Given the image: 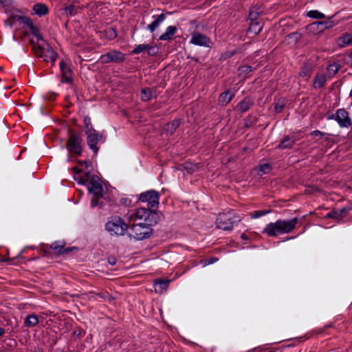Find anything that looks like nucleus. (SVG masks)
<instances>
[{"mask_svg": "<svg viewBox=\"0 0 352 352\" xmlns=\"http://www.w3.org/2000/svg\"><path fill=\"white\" fill-rule=\"evenodd\" d=\"M180 124H181L180 120H173L171 122H168L165 125L164 129L168 134L172 135L175 133L176 129L179 126Z\"/></svg>", "mask_w": 352, "mask_h": 352, "instance_id": "obj_29", "label": "nucleus"}, {"mask_svg": "<svg viewBox=\"0 0 352 352\" xmlns=\"http://www.w3.org/2000/svg\"><path fill=\"white\" fill-rule=\"evenodd\" d=\"M104 35L107 39L113 40L117 37V31L114 28H107L104 30Z\"/></svg>", "mask_w": 352, "mask_h": 352, "instance_id": "obj_37", "label": "nucleus"}, {"mask_svg": "<svg viewBox=\"0 0 352 352\" xmlns=\"http://www.w3.org/2000/svg\"><path fill=\"white\" fill-rule=\"evenodd\" d=\"M286 38L291 39L292 43L296 44L302 38V34L298 32H294L285 36Z\"/></svg>", "mask_w": 352, "mask_h": 352, "instance_id": "obj_39", "label": "nucleus"}, {"mask_svg": "<svg viewBox=\"0 0 352 352\" xmlns=\"http://www.w3.org/2000/svg\"><path fill=\"white\" fill-rule=\"evenodd\" d=\"M85 131H96L91 124V118L89 116L84 118Z\"/></svg>", "mask_w": 352, "mask_h": 352, "instance_id": "obj_44", "label": "nucleus"}, {"mask_svg": "<svg viewBox=\"0 0 352 352\" xmlns=\"http://www.w3.org/2000/svg\"><path fill=\"white\" fill-rule=\"evenodd\" d=\"M336 23L328 18L327 20L322 21H316L309 25L310 29L314 30L316 28V31L322 32L327 29H329L336 25Z\"/></svg>", "mask_w": 352, "mask_h": 352, "instance_id": "obj_17", "label": "nucleus"}, {"mask_svg": "<svg viewBox=\"0 0 352 352\" xmlns=\"http://www.w3.org/2000/svg\"><path fill=\"white\" fill-rule=\"evenodd\" d=\"M89 294H91V298H94V300H98L97 297L105 299L109 296L107 292L95 293L94 292H89Z\"/></svg>", "mask_w": 352, "mask_h": 352, "instance_id": "obj_47", "label": "nucleus"}, {"mask_svg": "<svg viewBox=\"0 0 352 352\" xmlns=\"http://www.w3.org/2000/svg\"><path fill=\"white\" fill-rule=\"evenodd\" d=\"M339 70V67L337 65H329L327 67V71L330 74L334 76Z\"/></svg>", "mask_w": 352, "mask_h": 352, "instance_id": "obj_50", "label": "nucleus"}, {"mask_svg": "<svg viewBox=\"0 0 352 352\" xmlns=\"http://www.w3.org/2000/svg\"><path fill=\"white\" fill-rule=\"evenodd\" d=\"M263 12L262 10L259 7L252 8L248 14V20L250 22L258 21L260 14Z\"/></svg>", "mask_w": 352, "mask_h": 352, "instance_id": "obj_32", "label": "nucleus"}, {"mask_svg": "<svg viewBox=\"0 0 352 352\" xmlns=\"http://www.w3.org/2000/svg\"><path fill=\"white\" fill-rule=\"evenodd\" d=\"M28 17V16H19L13 13H10L9 17L5 20L4 23L6 25L10 27H12L16 21H19L21 23L25 24V20L23 21V19Z\"/></svg>", "mask_w": 352, "mask_h": 352, "instance_id": "obj_23", "label": "nucleus"}, {"mask_svg": "<svg viewBox=\"0 0 352 352\" xmlns=\"http://www.w3.org/2000/svg\"><path fill=\"white\" fill-rule=\"evenodd\" d=\"M5 332H6L5 329L3 328L0 327V337L3 336Z\"/></svg>", "mask_w": 352, "mask_h": 352, "instance_id": "obj_62", "label": "nucleus"}, {"mask_svg": "<svg viewBox=\"0 0 352 352\" xmlns=\"http://www.w3.org/2000/svg\"><path fill=\"white\" fill-rule=\"evenodd\" d=\"M190 43L195 45L206 47H211L212 45V42L209 37L198 32H192Z\"/></svg>", "mask_w": 352, "mask_h": 352, "instance_id": "obj_12", "label": "nucleus"}, {"mask_svg": "<svg viewBox=\"0 0 352 352\" xmlns=\"http://www.w3.org/2000/svg\"><path fill=\"white\" fill-rule=\"evenodd\" d=\"M25 20V24L31 31V33L34 36L36 34H38L40 32V30L38 27L36 25H34L32 23V20L29 16L28 18H24L23 21Z\"/></svg>", "mask_w": 352, "mask_h": 352, "instance_id": "obj_34", "label": "nucleus"}, {"mask_svg": "<svg viewBox=\"0 0 352 352\" xmlns=\"http://www.w3.org/2000/svg\"><path fill=\"white\" fill-rule=\"evenodd\" d=\"M90 178L89 185L88 190L93 195L104 196V190L101 184L100 178L96 175H93Z\"/></svg>", "mask_w": 352, "mask_h": 352, "instance_id": "obj_11", "label": "nucleus"}, {"mask_svg": "<svg viewBox=\"0 0 352 352\" xmlns=\"http://www.w3.org/2000/svg\"><path fill=\"white\" fill-rule=\"evenodd\" d=\"M9 259L8 258H3V259H0V263H3V262H6V261H8Z\"/></svg>", "mask_w": 352, "mask_h": 352, "instance_id": "obj_63", "label": "nucleus"}, {"mask_svg": "<svg viewBox=\"0 0 352 352\" xmlns=\"http://www.w3.org/2000/svg\"><path fill=\"white\" fill-rule=\"evenodd\" d=\"M177 31L176 26L170 25L166 28V31L160 36L159 40L160 41H171L173 39L175 34Z\"/></svg>", "mask_w": 352, "mask_h": 352, "instance_id": "obj_22", "label": "nucleus"}, {"mask_svg": "<svg viewBox=\"0 0 352 352\" xmlns=\"http://www.w3.org/2000/svg\"><path fill=\"white\" fill-rule=\"evenodd\" d=\"M65 242L62 241H55L52 243L50 246L47 245L45 248V252H49L48 250H52L57 255H63L67 254L73 250L78 251V248L76 247H69L65 248Z\"/></svg>", "mask_w": 352, "mask_h": 352, "instance_id": "obj_10", "label": "nucleus"}, {"mask_svg": "<svg viewBox=\"0 0 352 352\" xmlns=\"http://www.w3.org/2000/svg\"><path fill=\"white\" fill-rule=\"evenodd\" d=\"M272 170V167L269 164H263L259 166V171L264 174L269 173Z\"/></svg>", "mask_w": 352, "mask_h": 352, "instance_id": "obj_49", "label": "nucleus"}, {"mask_svg": "<svg viewBox=\"0 0 352 352\" xmlns=\"http://www.w3.org/2000/svg\"><path fill=\"white\" fill-rule=\"evenodd\" d=\"M120 203L125 206H130L131 205V200L127 197L121 198L120 200Z\"/></svg>", "mask_w": 352, "mask_h": 352, "instance_id": "obj_54", "label": "nucleus"}, {"mask_svg": "<svg viewBox=\"0 0 352 352\" xmlns=\"http://www.w3.org/2000/svg\"><path fill=\"white\" fill-rule=\"evenodd\" d=\"M234 94L231 93L230 90L221 93L219 97V102L227 104L234 98Z\"/></svg>", "mask_w": 352, "mask_h": 352, "instance_id": "obj_31", "label": "nucleus"}, {"mask_svg": "<svg viewBox=\"0 0 352 352\" xmlns=\"http://www.w3.org/2000/svg\"><path fill=\"white\" fill-rule=\"evenodd\" d=\"M148 44H140L135 46V47L131 51V54H138L141 52H146Z\"/></svg>", "mask_w": 352, "mask_h": 352, "instance_id": "obj_43", "label": "nucleus"}, {"mask_svg": "<svg viewBox=\"0 0 352 352\" xmlns=\"http://www.w3.org/2000/svg\"><path fill=\"white\" fill-rule=\"evenodd\" d=\"M154 21L147 26V29L153 33L160 25V24L166 19V14L162 13L157 16H153Z\"/></svg>", "mask_w": 352, "mask_h": 352, "instance_id": "obj_20", "label": "nucleus"}, {"mask_svg": "<svg viewBox=\"0 0 352 352\" xmlns=\"http://www.w3.org/2000/svg\"><path fill=\"white\" fill-rule=\"evenodd\" d=\"M270 212V210H256L252 214L253 218H258Z\"/></svg>", "mask_w": 352, "mask_h": 352, "instance_id": "obj_52", "label": "nucleus"}, {"mask_svg": "<svg viewBox=\"0 0 352 352\" xmlns=\"http://www.w3.org/2000/svg\"><path fill=\"white\" fill-rule=\"evenodd\" d=\"M307 16L310 18L316 19H322L325 18L324 14L318 10H310L307 12Z\"/></svg>", "mask_w": 352, "mask_h": 352, "instance_id": "obj_40", "label": "nucleus"}, {"mask_svg": "<svg viewBox=\"0 0 352 352\" xmlns=\"http://www.w3.org/2000/svg\"><path fill=\"white\" fill-rule=\"evenodd\" d=\"M32 10L39 16L47 15L49 13L48 7L45 4L41 3H35L32 8Z\"/></svg>", "mask_w": 352, "mask_h": 352, "instance_id": "obj_24", "label": "nucleus"}, {"mask_svg": "<svg viewBox=\"0 0 352 352\" xmlns=\"http://www.w3.org/2000/svg\"><path fill=\"white\" fill-rule=\"evenodd\" d=\"M170 280L157 279L155 280V290L156 292L162 294L166 291L169 285Z\"/></svg>", "mask_w": 352, "mask_h": 352, "instance_id": "obj_25", "label": "nucleus"}, {"mask_svg": "<svg viewBox=\"0 0 352 352\" xmlns=\"http://www.w3.org/2000/svg\"><path fill=\"white\" fill-rule=\"evenodd\" d=\"M262 233L266 234L268 236H276L283 234L277 221L274 223H268Z\"/></svg>", "mask_w": 352, "mask_h": 352, "instance_id": "obj_18", "label": "nucleus"}, {"mask_svg": "<svg viewBox=\"0 0 352 352\" xmlns=\"http://www.w3.org/2000/svg\"><path fill=\"white\" fill-rule=\"evenodd\" d=\"M77 163L80 166H85L87 170L85 172L84 175L78 176V177H74V179L77 181L78 184L85 185L89 179L91 170H89V168L91 166V162L90 160H78Z\"/></svg>", "mask_w": 352, "mask_h": 352, "instance_id": "obj_14", "label": "nucleus"}, {"mask_svg": "<svg viewBox=\"0 0 352 352\" xmlns=\"http://www.w3.org/2000/svg\"><path fill=\"white\" fill-rule=\"evenodd\" d=\"M338 45L342 48L352 44V34L345 33L338 38Z\"/></svg>", "mask_w": 352, "mask_h": 352, "instance_id": "obj_28", "label": "nucleus"}, {"mask_svg": "<svg viewBox=\"0 0 352 352\" xmlns=\"http://www.w3.org/2000/svg\"><path fill=\"white\" fill-rule=\"evenodd\" d=\"M299 219L297 217H294L289 220H282L278 219L277 222L280 226V230L283 234L289 233L292 232L296 224L298 223Z\"/></svg>", "mask_w": 352, "mask_h": 352, "instance_id": "obj_15", "label": "nucleus"}, {"mask_svg": "<svg viewBox=\"0 0 352 352\" xmlns=\"http://www.w3.org/2000/svg\"><path fill=\"white\" fill-rule=\"evenodd\" d=\"M184 168L190 174L194 173L197 169V166L191 163H185Z\"/></svg>", "mask_w": 352, "mask_h": 352, "instance_id": "obj_48", "label": "nucleus"}, {"mask_svg": "<svg viewBox=\"0 0 352 352\" xmlns=\"http://www.w3.org/2000/svg\"><path fill=\"white\" fill-rule=\"evenodd\" d=\"M313 67L310 63H305L302 66L300 72H299V75L302 77H309L312 72Z\"/></svg>", "mask_w": 352, "mask_h": 352, "instance_id": "obj_35", "label": "nucleus"}, {"mask_svg": "<svg viewBox=\"0 0 352 352\" xmlns=\"http://www.w3.org/2000/svg\"><path fill=\"white\" fill-rule=\"evenodd\" d=\"M350 208L347 207H344L339 210H333L329 213H327L324 218V219H335L336 220H341L342 218L346 217L349 213Z\"/></svg>", "mask_w": 352, "mask_h": 352, "instance_id": "obj_19", "label": "nucleus"}, {"mask_svg": "<svg viewBox=\"0 0 352 352\" xmlns=\"http://www.w3.org/2000/svg\"><path fill=\"white\" fill-rule=\"evenodd\" d=\"M82 138L80 133L73 130H69V136L66 142L65 147L68 151L76 155L80 156L82 152Z\"/></svg>", "mask_w": 352, "mask_h": 352, "instance_id": "obj_5", "label": "nucleus"}, {"mask_svg": "<svg viewBox=\"0 0 352 352\" xmlns=\"http://www.w3.org/2000/svg\"><path fill=\"white\" fill-rule=\"evenodd\" d=\"M257 121V118L256 117H253L249 115L244 119V126L245 128L251 127L254 124H255Z\"/></svg>", "mask_w": 352, "mask_h": 352, "instance_id": "obj_41", "label": "nucleus"}, {"mask_svg": "<svg viewBox=\"0 0 352 352\" xmlns=\"http://www.w3.org/2000/svg\"><path fill=\"white\" fill-rule=\"evenodd\" d=\"M80 335L81 331L80 329H76L72 333L73 338L76 339L80 338Z\"/></svg>", "mask_w": 352, "mask_h": 352, "instance_id": "obj_59", "label": "nucleus"}, {"mask_svg": "<svg viewBox=\"0 0 352 352\" xmlns=\"http://www.w3.org/2000/svg\"><path fill=\"white\" fill-rule=\"evenodd\" d=\"M104 196H98L93 195V197L91 200V207L94 208L97 206H99L100 208L103 207V202L100 201V198H102Z\"/></svg>", "mask_w": 352, "mask_h": 352, "instance_id": "obj_42", "label": "nucleus"}, {"mask_svg": "<svg viewBox=\"0 0 352 352\" xmlns=\"http://www.w3.org/2000/svg\"><path fill=\"white\" fill-rule=\"evenodd\" d=\"M30 42L32 46V51L36 56L43 58L46 62L51 61L52 65H54L58 58V54L48 43H35L33 39H31Z\"/></svg>", "mask_w": 352, "mask_h": 352, "instance_id": "obj_1", "label": "nucleus"}, {"mask_svg": "<svg viewBox=\"0 0 352 352\" xmlns=\"http://www.w3.org/2000/svg\"><path fill=\"white\" fill-rule=\"evenodd\" d=\"M107 261L111 265H115L117 263V258L113 256H109Z\"/></svg>", "mask_w": 352, "mask_h": 352, "instance_id": "obj_58", "label": "nucleus"}, {"mask_svg": "<svg viewBox=\"0 0 352 352\" xmlns=\"http://www.w3.org/2000/svg\"><path fill=\"white\" fill-rule=\"evenodd\" d=\"M63 10L64 11V14L67 16H74L78 12V8L72 4L65 7L63 8Z\"/></svg>", "mask_w": 352, "mask_h": 352, "instance_id": "obj_38", "label": "nucleus"}, {"mask_svg": "<svg viewBox=\"0 0 352 352\" xmlns=\"http://www.w3.org/2000/svg\"><path fill=\"white\" fill-rule=\"evenodd\" d=\"M241 238H242L243 239H248V237H247V236H246V234H241Z\"/></svg>", "mask_w": 352, "mask_h": 352, "instance_id": "obj_64", "label": "nucleus"}, {"mask_svg": "<svg viewBox=\"0 0 352 352\" xmlns=\"http://www.w3.org/2000/svg\"><path fill=\"white\" fill-rule=\"evenodd\" d=\"M72 170L73 172L76 174V175H79L81 173H82V170L79 168L77 166H74L72 168Z\"/></svg>", "mask_w": 352, "mask_h": 352, "instance_id": "obj_60", "label": "nucleus"}, {"mask_svg": "<svg viewBox=\"0 0 352 352\" xmlns=\"http://www.w3.org/2000/svg\"><path fill=\"white\" fill-rule=\"evenodd\" d=\"M241 221L240 217L233 210L219 213L217 219V227L223 230H230Z\"/></svg>", "mask_w": 352, "mask_h": 352, "instance_id": "obj_3", "label": "nucleus"}, {"mask_svg": "<svg viewBox=\"0 0 352 352\" xmlns=\"http://www.w3.org/2000/svg\"><path fill=\"white\" fill-rule=\"evenodd\" d=\"M34 36L37 39V42L36 43H47L42 36L41 34L40 33V32H38V34H36V35H34Z\"/></svg>", "mask_w": 352, "mask_h": 352, "instance_id": "obj_57", "label": "nucleus"}, {"mask_svg": "<svg viewBox=\"0 0 352 352\" xmlns=\"http://www.w3.org/2000/svg\"><path fill=\"white\" fill-rule=\"evenodd\" d=\"M38 323V318L36 314L28 315L24 321L25 326L27 327H34Z\"/></svg>", "mask_w": 352, "mask_h": 352, "instance_id": "obj_33", "label": "nucleus"}, {"mask_svg": "<svg viewBox=\"0 0 352 352\" xmlns=\"http://www.w3.org/2000/svg\"><path fill=\"white\" fill-rule=\"evenodd\" d=\"M263 23L261 21H252L249 23L248 33H252L254 36L258 34L263 29Z\"/></svg>", "mask_w": 352, "mask_h": 352, "instance_id": "obj_27", "label": "nucleus"}, {"mask_svg": "<svg viewBox=\"0 0 352 352\" xmlns=\"http://www.w3.org/2000/svg\"><path fill=\"white\" fill-rule=\"evenodd\" d=\"M296 142V139L294 137H290L289 135L285 136L281 141L279 142L278 145L276 147V148L280 149H285V148H292L294 144Z\"/></svg>", "mask_w": 352, "mask_h": 352, "instance_id": "obj_21", "label": "nucleus"}, {"mask_svg": "<svg viewBox=\"0 0 352 352\" xmlns=\"http://www.w3.org/2000/svg\"><path fill=\"white\" fill-rule=\"evenodd\" d=\"M285 107L284 102H276L274 104V110L276 113H280Z\"/></svg>", "mask_w": 352, "mask_h": 352, "instance_id": "obj_53", "label": "nucleus"}, {"mask_svg": "<svg viewBox=\"0 0 352 352\" xmlns=\"http://www.w3.org/2000/svg\"><path fill=\"white\" fill-rule=\"evenodd\" d=\"M337 122L340 127L349 128L352 125V122L349 116V113L344 109L337 110Z\"/></svg>", "mask_w": 352, "mask_h": 352, "instance_id": "obj_16", "label": "nucleus"}, {"mask_svg": "<svg viewBox=\"0 0 352 352\" xmlns=\"http://www.w3.org/2000/svg\"><path fill=\"white\" fill-rule=\"evenodd\" d=\"M11 4V0H0V6L3 8H7L10 6ZM6 13H10V11L8 10V8L5 9Z\"/></svg>", "mask_w": 352, "mask_h": 352, "instance_id": "obj_51", "label": "nucleus"}, {"mask_svg": "<svg viewBox=\"0 0 352 352\" xmlns=\"http://www.w3.org/2000/svg\"><path fill=\"white\" fill-rule=\"evenodd\" d=\"M337 116V112L335 114H331L327 117L328 120H335L337 121L338 118L336 117Z\"/></svg>", "mask_w": 352, "mask_h": 352, "instance_id": "obj_61", "label": "nucleus"}, {"mask_svg": "<svg viewBox=\"0 0 352 352\" xmlns=\"http://www.w3.org/2000/svg\"><path fill=\"white\" fill-rule=\"evenodd\" d=\"M236 53V50L227 51L223 54V57L224 58H231L232 56H233Z\"/></svg>", "mask_w": 352, "mask_h": 352, "instance_id": "obj_56", "label": "nucleus"}, {"mask_svg": "<svg viewBox=\"0 0 352 352\" xmlns=\"http://www.w3.org/2000/svg\"><path fill=\"white\" fill-rule=\"evenodd\" d=\"M153 97V91L151 88H144L141 90V100L148 101Z\"/></svg>", "mask_w": 352, "mask_h": 352, "instance_id": "obj_36", "label": "nucleus"}, {"mask_svg": "<svg viewBox=\"0 0 352 352\" xmlns=\"http://www.w3.org/2000/svg\"><path fill=\"white\" fill-rule=\"evenodd\" d=\"M129 228V225L118 216L111 217L105 223V230L111 236H124Z\"/></svg>", "mask_w": 352, "mask_h": 352, "instance_id": "obj_2", "label": "nucleus"}, {"mask_svg": "<svg viewBox=\"0 0 352 352\" xmlns=\"http://www.w3.org/2000/svg\"><path fill=\"white\" fill-rule=\"evenodd\" d=\"M60 69L62 77L61 82L72 85L73 83L72 70L69 64L67 62L61 60L60 63Z\"/></svg>", "mask_w": 352, "mask_h": 352, "instance_id": "obj_13", "label": "nucleus"}, {"mask_svg": "<svg viewBox=\"0 0 352 352\" xmlns=\"http://www.w3.org/2000/svg\"><path fill=\"white\" fill-rule=\"evenodd\" d=\"M327 133L321 132V131H320L318 130L313 131L310 133L311 136H312V137H318V136H319L320 138H322V137L324 136Z\"/></svg>", "mask_w": 352, "mask_h": 352, "instance_id": "obj_55", "label": "nucleus"}, {"mask_svg": "<svg viewBox=\"0 0 352 352\" xmlns=\"http://www.w3.org/2000/svg\"><path fill=\"white\" fill-rule=\"evenodd\" d=\"M160 193L155 190H149L142 192L138 198L141 202H147L148 207L157 208L159 206Z\"/></svg>", "mask_w": 352, "mask_h": 352, "instance_id": "obj_8", "label": "nucleus"}, {"mask_svg": "<svg viewBox=\"0 0 352 352\" xmlns=\"http://www.w3.org/2000/svg\"><path fill=\"white\" fill-rule=\"evenodd\" d=\"M254 70V68L252 66L250 65H243L239 67V75H246L250 73Z\"/></svg>", "mask_w": 352, "mask_h": 352, "instance_id": "obj_45", "label": "nucleus"}, {"mask_svg": "<svg viewBox=\"0 0 352 352\" xmlns=\"http://www.w3.org/2000/svg\"><path fill=\"white\" fill-rule=\"evenodd\" d=\"M327 81V78L324 74H317L314 80L313 86L315 89L321 88L324 86Z\"/></svg>", "mask_w": 352, "mask_h": 352, "instance_id": "obj_30", "label": "nucleus"}, {"mask_svg": "<svg viewBox=\"0 0 352 352\" xmlns=\"http://www.w3.org/2000/svg\"><path fill=\"white\" fill-rule=\"evenodd\" d=\"M254 104V101L250 97H245L237 105V107L241 112L244 113L248 111L250 108Z\"/></svg>", "mask_w": 352, "mask_h": 352, "instance_id": "obj_26", "label": "nucleus"}, {"mask_svg": "<svg viewBox=\"0 0 352 352\" xmlns=\"http://www.w3.org/2000/svg\"><path fill=\"white\" fill-rule=\"evenodd\" d=\"M135 220L142 221V225L153 226L160 221V215L151 208H140L135 212Z\"/></svg>", "mask_w": 352, "mask_h": 352, "instance_id": "obj_4", "label": "nucleus"}, {"mask_svg": "<svg viewBox=\"0 0 352 352\" xmlns=\"http://www.w3.org/2000/svg\"><path fill=\"white\" fill-rule=\"evenodd\" d=\"M126 60V55L122 52L116 50L109 51L100 57L101 63L107 64L110 63H121Z\"/></svg>", "mask_w": 352, "mask_h": 352, "instance_id": "obj_9", "label": "nucleus"}, {"mask_svg": "<svg viewBox=\"0 0 352 352\" xmlns=\"http://www.w3.org/2000/svg\"><path fill=\"white\" fill-rule=\"evenodd\" d=\"M158 52L159 49L156 45H149L148 44L147 45L146 54L148 56H155Z\"/></svg>", "mask_w": 352, "mask_h": 352, "instance_id": "obj_46", "label": "nucleus"}, {"mask_svg": "<svg viewBox=\"0 0 352 352\" xmlns=\"http://www.w3.org/2000/svg\"><path fill=\"white\" fill-rule=\"evenodd\" d=\"M151 227L142 225V223H135L130 228L131 233H129V236L138 241L148 239L153 232Z\"/></svg>", "mask_w": 352, "mask_h": 352, "instance_id": "obj_6", "label": "nucleus"}, {"mask_svg": "<svg viewBox=\"0 0 352 352\" xmlns=\"http://www.w3.org/2000/svg\"><path fill=\"white\" fill-rule=\"evenodd\" d=\"M87 136V144L89 148L93 151L94 154L96 155L99 151V148L97 146V144L102 141L104 142L105 136L96 131H85Z\"/></svg>", "mask_w": 352, "mask_h": 352, "instance_id": "obj_7", "label": "nucleus"}]
</instances>
